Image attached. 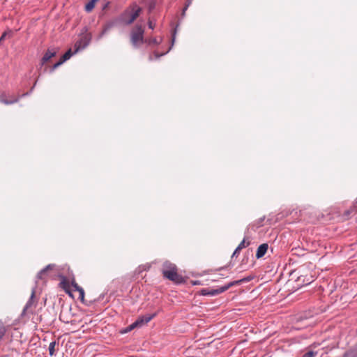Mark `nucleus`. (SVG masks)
<instances>
[{"label": "nucleus", "instance_id": "nucleus-31", "mask_svg": "<svg viewBox=\"0 0 357 357\" xmlns=\"http://www.w3.org/2000/svg\"><path fill=\"white\" fill-rule=\"evenodd\" d=\"M241 250H238V248H236L234 250V252L232 254L231 257H237L238 254L240 253Z\"/></svg>", "mask_w": 357, "mask_h": 357}, {"label": "nucleus", "instance_id": "nucleus-27", "mask_svg": "<svg viewBox=\"0 0 357 357\" xmlns=\"http://www.w3.org/2000/svg\"><path fill=\"white\" fill-rule=\"evenodd\" d=\"M316 353L314 351H308L303 354V357H314L315 356Z\"/></svg>", "mask_w": 357, "mask_h": 357}, {"label": "nucleus", "instance_id": "nucleus-8", "mask_svg": "<svg viewBox=\"0 0 357 357\" xmlns=\"http://www.w3.org/2000/svg\"><path fill=\"white\" fill-rule=\"evenodd\" d=\"M35 294H36V287H33L31 290V296H30L29 299L28 300V301L26 302L25 306L23 308V310L21 314L22 317H24L25 315L26 312L29 310V308L33 306V305L36 303Z\"/></svg>", "mask_w": 357, "mask_h": 357}, {"label": "nucleus", "instance_id": "nucleus-11", "mask_svg": "<svg viewBox=\"0 0 357 357\" xmlns=\"http://www.w3.org/2000/svg\"><path fill=\"white\" fill-rule=\"evenodd\" d=\"M268 248V245L267 243L261 244L257 250L256 257L257 259L263 257L265 255L266 252H267Z\"/></svg>", "mask_w": 357, "mask_h": 357}, {"label": "nucleus", "instance_id": "nucleus-33", "mask_svg": "<svg viewBox=\"0 0 357 357\" xmlns=\"http://www.w3.org/2000/svg\"><path fill=\"white\" fill-rule=\"evenodd\" d=\"M192 283L193 285H197L201 284L199 281H192Z\"/></svg>", "mask_w": 357, "mask_h": 357}, {"label": "nucleus", "instance_id": "nucleus-29", "mask_svg": "<svg viewBox=\"0 0 357 357\" xmlns=\"http://www.w3.org/2000/svg\"><path fill=\"white\" fill-rule=\"evenodd\" d=\"M168 52H169V50H168V51H167L166 52H165V53H162V54H159V53H158L157 52H154L155 58L156 59H159L160 56H162L165 55V54H167Z\"/></svg>", "mask_w": 357, "mask_h": 357}, {"label": "nucleus", "instance_id": "nucleus-9", "mask_svg": "<svg viewBox=\"0 0 357 357\" xmlns=\"http://www.w3.org/2000/svg\"><path fill=\"white\" fill-rule=\"evenodd\" d=\"M57 51L54 48H49L47 52L43 55V58L40 61L41 66H43L46 62H47L51 58L55 56L56 55Z\"/></svg>", "mask_w": 357, "mask_h": 357}, {"label": "nucleus", "instance_id": "nucleus-32", "mask_svg": "<svg viewBox=\"0 0 357 357\" xmlns=\"http://www.w3.org/2000/svg\"><path fill=\"white\" fill-rule=\"evenodd\" d=\"M148 26L149 29H153L155 27V24L151 20H149Z\"/></svg>", "mask_w": 357, "mask_h": 357}, {"label": "nucleus", "instance_id": "nucleus-15", "mask_svg": "<svg viewBox=\"0 0 357 357\" xmlns=\"http://www.w3.org/2000/svg\"><path fill=\"white\" fill-rule=\"evenodd\" d=\"M74 52H72L71 49H69L61 58V59L65 62L68 60L73 54H75Z\"/></svg>", "mask_w": 357, "mask_h": 357}, {"label": "nucleus", "instance_id": "nucleus-16", "mask_svg": "<svg viewBox=\"0 0 357 357\" xmlns=\"http://www.w3.org/2000/svg\"><path fill=\"white\" fill-rule=\"evenodd\" d=\"M59 343L56 341H52L50 343V345H49V352H50V355L51 356H54V354H55V346L56 344H58Z\"/></svg>", "mask_w": 357, "mask_h": 357}, {"label": "nucleus", "instance_id": "nucleus-10", "mask_svg": "<svg viewBox=\"0 0 357 357\" xmlns=\"http://www.w3.org/2000/svg\"><path fill=\"white\" fill-rule=\"evenodd\" d=\"M155 313H153L152 314H147L138 317L137 321L138 322L139 326H142V325L149 323L153 317H155Z\"/></svg>", "mask_w": 357, "mask_h": 357}, {"label": "nucleus", "instance_id": "nucleus-1", "mask_svg": "<svg viewBox=\"0 0 357 357\" xmlns=\"http://www.w3.org/2000/svg\"><path fill=\"white\" fill-rule=\"evenodd\" d=\"M141 12L142 8L136 3L130 4L119 15L122 25L128 26L132 24Z\"/></svg>", "mask_w": 357, "mask_h": 357}, {"label": "nucleus", "instance_id": "nucleus-3", "mask_svg": "<svg viewBox=\"0 0 357 357\" xmlns=\"http://www.w3.org/2000/svg\"><path fill=\"white\" fill-rule=\"evenodd\" d=\"M144 29L141 24H135L130 31V42L135 48H138L144 41Z\"/></svg>", "mask_w": 357, "mask_h": 357}, {"label": "nucleus", "instance_id": "nucleus-28", "mask_svg": "<svg viewBox=\"0 0 357 357\" xmlns=\"http://www.w3.org/2000/svg\"><path fill=\"white\" fill-rule=\"evenodd\" d=\"M109 4H110L109 1L105 0L104 3L102 6V10H106L109 7Z\"/></svg>", "mask_w": 357, "mask_h": 357}, {"label": "nucleus", "instance_id": "nucleus-21", "mask_svg": "<svg viewBox=\"0 0 357 357\" xmlns=\"http://www.w3.org/2000/svg\"><path fill=\"white\" fill-rule=\"evenodd\" d=\"M137 326H139V324H138V322L137 321V320L132 323V324H130L128 327H127L125 331H124V333H127V332H129L130 331H132V329H134L135 328L137 327Z\"/></svg>", "mask_w": 357, "mask_h": 357}, {"label": "nucleus", "instance_id": "nucleus-7", "mask_svg": "<svg viewBox=\"0 0 357 357\" xmlns=\"http://www.w3.org/2000/svg\"><path fill=\"white\" fill-rule=\"evenodd\" d=\"M91 40V36L90 34L86 33L78 41H77L75 44V51L74 53L78 52L80 50L84 49L87 47Z\"/></svg>", "mask_w": 357, "mask_h": 357}, {"label": "nucleus", "instance_id": "nucleus-34", "mask_svg": "<svg viewBox=\"0 0 357 357\" xmlns=\"http://www.w3.org/2000/svg\"><path fill=\"white\" fill-rule=\"evenodd\" d=\"M176 29L174 30V33L172 34V43L174 42L175 40V34H176Z\"/></svg>", "mask_w": 357, "mask_h": 357}, {"label": "nucleus", "instance_id": "nucleus-36", "mask_svg": "<svg viewBox=\"0 0 357 357\" xmlns=\"http://www.w3.org/2000/svg\"><path fill=\"white\" fill-rule=\"evenodd\" d=\"M302 279H303V277H302V276H300V277H298V281H299V282H300V281H301V280H302L303 282H305V280H304V279H303V280H302Z\"/></svg>", "mask_w": 357, "mask_h": 357}, {"label": "nucleus", "instance_id": "nucleus-35", "mask_svg": "<svg viewBox=\"0 0 357 357\" xmlns=\"http://www.w3.org/2000/svg\"><path fill=\"white\" fill-rule=\"evenodd\" d=\"M311 278H312V277H311L310 278H308V279L307 280V281H306V284H308L311 283V282L312 281V280H311Z\"/></svg>", "mask_w": 357, "mask_h": 357}, {"label": "nucleus", "instance_id": "nucleus-4", "mask_svg": "<svg viewBox=\"0 0 357 357\" xmlns=\"http://www.w3.org/2000/svg\"><path fill=\"white\" fill-rule=\"evenodd\" d=\"M229 288L230 285H228V284L217 289L204 288L200 290V294L202 296H215L226 291Z\"/></svg>", "mask_w": 357, "mask_h": 357}, {"label": "nucleus", "instance_id": "nucleus-14", "mask_svg": "<svg viewBox=\"0 0 357 357\" xmlns=\"http://www.w3.org/2000/svg\"><path fill=\"white\" fill-rule=\"evenodd\" d=\"M252 277L244 278L238 280H235V281L230 282L228 283V285H230V287H231L234 285L240 284L242 282H249V281H250L252 280Z\"/></svg>", "mask_w": 357, "mask_h": 357}, {"label": "nucleus", "instance_id": "nucleus-22", "mask_svg": "<svg viewBox=\"0 0 357 357\" xmlns=\"http://www.w3.org/2000/svg\"><path fill=\"white\" fill-rule=\"evenodd\" d=\"M64 62L60 59V60L54 63L50 68V72L53 73L56 68L62 65Z\"/></svg>", "mask_w": 357, "mask_h": 357}, {"label": "nucleus", "instance_id": "nucleus-24", "mask_svg": "<svg viewBox=\"0 0 357 357\" xmlns=\"http://www.w3.org/2000/svg\"><path fill=\"white\" fill-rule=\"evenodd\" d=\"M79 292V300L84 303V290L83 288H82L81 289H79L78 291Z\"/></svg>", "mask_w": 357, "mask_h": 357}, {"label": "nucleus", "instance_id": "nucleus-6", "mask_svg": "<svg viewBox=\"0 0 357 357\" xmlns=\"http://www.w3.org/2000/svg\"><path fill=\"white\" fill-rule=\"evenodd\" d=\"M122 24L120 21V19L119 16L114 17L109 20H108L103 26L102 31L100 33V37H102L103 35H105L107 32H108L111 29L121 26Z\"/></svg>", "mask_w": 357, "mask_h": 357}, {"label": "nucleus", "instance_id": "nucleus-5", "mask_svg": "<svg viewBox=\"0 0 357 357\" xmlns=\"http://www.w3.org/2000/svg\"><path fill=\"white\" fill-rule=\"evenodd\" d=\"M36 83H37V81L35 82V83H34L33 86H32V88L31 89L30 91L24 93L17 98H13L12 100H8L6 98V95L5 93L0 94V102L3 103L5 105H11V104L17 102L21 98L27 96L31 94V93L33 91L35 86L36 85Z\"/></svg>", "mask_w": 357, "mask_h": 357}, {"label": "nucleus", "instance_id": "nucleus-26", "mask_svg": "<svg viewBox=\"0 0 357 357\" xmlns=\"http://www.w3.org/2000/svg\"><path fill=\"white\" fill-rule=\"evenodd\" d=\"M71 284H72L73 287L74 288V291H78L79 289H81L82 288V287H79L75 280L72 281Z\"/></svg>", "mask_w": 357, "mask_h": 357}, {"label": "nucleus", "instance_id": "nucleus-13", "mask_svg": "<svg viewBox=\"0 0 357 357\" xmlns=\"http://www.w3.org/2000/svg\"><path fill=\"white\" fill-rule=\"evenodd\" d=\"M98 0H90L86 5H85V11L86 13H90L93 10V9L95 7L96 3Z\"/></svg>", "mask_w": 357, "mask_h": 357}, {"label": "nucleus", "instance_id": "nucleus-25", "mask_svg": "<svg viewBox=\"0 0 357 357\" xmlns=\"http://www.w3.org/2000/svg\"><path fill=\"white\" fill-rule=\"evenodd\" d=\"M155 0H151L149 3V11H151L152 10H153L155 8Z\"/></svg>", "mask_w": 357, "mask_h": 357}, {"label": "nucleus", "instance_id": "nucleus-20", "mask_svg": "<svg viewBox=\"0 0 357 357\" xmlns=\"http://www.w3.org/2000/svg\"><path fill=\"white\" fill-rule=\"evenodd\" d=\"M7 36H9L10 37L13 36V32L11 30H8L2 33L1 36L0 37V44L2 43V41L6 38Z\"/></svg>", "mask_w": 357, "mask_h": 357}, {"label": "nucleus", "instance_id": "nucleus-30", "mask_svg": "<svg viewBox=\"0 0 357 357\" xmlns=\"http://www.w3.org/2000/svg\"><path fill=\"white\" fill-rule=\"evenodd\" d=\"M158 43V40L156 38H151L149 40V44H155L157 45Z\"/></svg>", "mask_w": 357, "mask_h": 357}, {"label": "nucleus", "instance_id": "nucleus-19", "mask_svg": "<svg viewBox=\"0 0 357 357\" xmlns=\"http://www.w3.org/2000/svg\"><path fill=\"white\" fill-rule=\"evenodd\" d=\"M193 0H186L185 3V6L183 8V10H182V13H181V16L183 17H185V12L186 10H188V8H189V6L191 5L192 2Z\"/></svg>", "mask_w": 357, "mask_h": 357}, {"label": "nucleus", "instance_id": "nucleus-23", "mask_svg": "<svg viewBox=\"0 0 357 357\" xmlns=\"http://www.w3.org/2000/svg\"><path fill=\"white\" fill-rule=\"evenodd\" d=\"M250 245V242H248L247 244H245V241L243 239L239 245L237 246L238 250H242L243 248H245L246 246H248Z\"/></svg>", "mask_w": 357, "mask_h": 357}, {"label": "nucleus", "instance_id": "nucleus-12", "mask_svg": "<svg viewBox=\"0 0 357 357\" xmlns=\"http://www.w3.org/2000/svg\"><path fill=\"white\" fill-rule=\"evenodd\" d=\"M54 266V264H48L44 268L40 270L39 273L37 274V279L42 280L43 276L46 274L47 271L51 270Z\"/></svg>", "mask_w": 357, "mask_h": 357}, {"label": "nucleus", "instance_id": "nucleus-18", "mask_svg": "<svg viewBox=\"0 0 357 357\" xmlns=\"http://www.w3.org/2000/svg\"><path fill=\"white\" fill-rule=\"evenodd\" d=\"M61 285H62V287L65 289L66 292L69 294L70 295H72L71 293L68 289H67V287H68V282L66 281V279L65 277H62V281L61 282Z\"/></svg>", "mask_w": 357, "mask_h": 357}, {"label": "nucleus", "instance_id": "nucleus-37", "mask_svg": "<svg viewBox=\"0 0 357 357\" xmlns=\"http://www.w3.org/2000/svg\"><path fill=\"white\" fill-rule=\"evenodd\" d=\"M264 218H261V219L259 220V223L261 224V223L264 221Z\"/></svg>", "mask_w": 357, "mask_h": 357}, {"label": "nucleus", "instance_id": "nucleus-2", "mask_svg": "<svg viewBox=\"0 0 357 357\" xmlns=\"http://www.w3.org/2000/svg\"><path fill=\"white\" fill-rule=\"evenodd\" d=\"M162 273L165 278L180 284L185 282L184 278L177 273L176 266L170 261H165L162 264Z\"/></svg>", "mask_w": 357, "mask_h": 357}, {"label": "nucleus", "instance_id": "nucleus-17", "mask_svg": "<svg viewBox=\"0 0 357 357\" xmlns=\"http://www.w3.org/2000/svg\"><path fill=\"white\" fill-rule=\"evenodd\" d=\"M343 357H357V350H349L344 354Z\"/></svg>", "mask_w": 357, "mask_h": 357}]
</instances>
